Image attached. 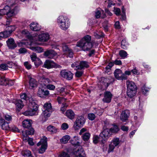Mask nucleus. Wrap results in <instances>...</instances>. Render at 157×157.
<instances>
[{
	"instance_id": "18",
	"label": "nucleus",
	"mask_w": 157,
	"mask_h": 157,
	"mask_svg": "<svg viewBox=\"0 0 157 157\" xmlns=\"http://www.w3.org/2000/svg\"><path fill=\"white\" fill-rule=\"evenodd\" d=\"M30 29L34 31H37L40 30L41 29V26L37 23L33 22L29 25Z\"/></svg>"
},
{
	"instance_id": "63",
	"label": "nucleus",
	"mask_w": 157,
	"mask_h": 157,
	"mask_svg": "<svg viewBox=\"0 0 157 157\" xmlns=\"http://www.w3.org/2000/svg\"><path fill=\"white\" fill-rule=\"evenodd\" d=\"M47 88L51 90H53L55 88V86L52 84H48L46 86Z\"/></svg>"
},
{
	"instance_id": "22",
	"label": "nucleus",
	"mask_w": 157,
	"mask_h": 157,
	"mask_svg": "<svg viewBox=\"0 0 157 157\" xmlns=\"http://www.w3.org/2000/svg\"><path fill=\"white\" fill-rule=\"evenodd\" d=\"M54 64V63L53 62L50 60H47L45 62L44 66L46 68L50 69L53 67Z\"/></svg>"
},
{
	"instance_id": "53",
	"label": "nucleus",
	"mask_w": 157,
	"mask_h": 157,
	"mask_svg": "<svg viewBox=\"0 0 157 157\" xmlns=\"http://www.w3.org/2000/svg\"><path fill=\"white\" fill-rule=\"evenodd\" d=\"M94 35L97 38H100L101 37L103 36L104 34L101 32H100L98 33H94Z\"/></svg>"
},
{
	"instance_id": "51",
	"label": "nucleus",
	"mask_w": 157,
	"mask_h": 157,
	"mask_svg": "<svg viewBox=\"0 0 157 157\" xmlns=\"http://www.w3.org/2000/svg\"><path fill=\"white\" fill-rule=\"evenodd\" d=\"M20 33L22 36H28L29 34V32L26 29H24L21 31Z\"/></svg>"
},
{
	"instance_id": "35",
	"label": "nucleus",
	"mask_w": 157,
	"mask_h": 157,
	"mask_svg": "<svg viewBox=\"0 0 157 157\" xmlns=\"http://www.w3.org/2000/svg\"><path fill=\"white\" fill-rule=\"evenodd\" d=\"M120 143L119 139L118 138H114L112 141L111 143L113 144L115 147L118 146Z\"/></svg>"
},
{
	"instance_id": "29",
	"label": "nucleus",
	"mask_w": 157,
	"mask_h": 157,
	"mask_svg": "<svg viewBox=\"0 0 157 157\" xmlns=\"http://www.w3.org/2000/svg\"><path fill=\"white\" fill-rule=\"evenodd\" d=\"M119 128L117 125H113V126L109 129L111 133H117L119 130Z\"/></svg>"
},
{
	"instance_id": "46",
	"label": "nucleus",
	"mask_w": 157,
	"mask_h": 157,
	"mask_svg": "<svg viewBox=\"0 0 157 157\" xmlns=\"http://www.w3.org/2000/svg\"><path fill=\"white\" fill-rule=\"evenodd\" d=\"M6 81L5 78L0 75V85H6Z\"/></svg>"
},
{
	"instance_id": "33",
	"label": "nucleus",
	"mask_w": 157,
	"mask_h": 157,
	"mask_svg": "<svg viewBox=\"0 0 157 157\" xmlns=\"http://www.w3.org/2000/svg\"><path fill=\"white\" fill-rule=\"evenodd\" d=\"M22 155L25 157H32L31 152L29 150H25L21 152Z\"/></svg>"
},
{
	"instance_id": "38",
	"label": "nucleus",
	"mask_w": 157,
	"mask_h": 157,
	"mask_svg": "<svg viewBox=\"0 0 157 157\" xmlns=\"http://www.w3.org/2000/svg\"><path fill=\"white\" fill-rule=\"evenodd\" d=\"M100 141L103 142V140L100 136L99 137L98 136H96L94 137L93 138V142L94 144H97L98 143V141Z\"/></svg>"
},
{
	"instance_id": "30",
	"label": "nucleus",
	"mask_w": 157,
	"mask_h": 157,
	"mask_svg": "<svg viewBox=\"0 0 157 157\" xmlns=\"http://www.w3.org/2000/svg\"><path fill=\"white\" fill-rule=\"evenodd\" d=\"M48 131L52 133H56L57 131V129L55 127L49 125L47 127Z\"/></svg>"
},
{
	"instance_id": "32",
	"label": "nucleus",
	"mask_w": 157,
	"mask_h": 157,
	"mask_svg": "<svg viewBox=\"0 0 157 157\" xmlns=\"http://www.w3.org/2000/svg\"><path fill=\"white\" fill-rule=\"evenodd\" d=\"M70 139V136L67 135L63 136V137L60 139V141L62 143L66 144L67 142Z\"/></svg>"
},
{
	"instance_id": "11",
	"label": "nucleus",
	"mask_w": 157,
	"mask_h": 157,
	"mask_svg": "<svg viewBox=\"0 0 157 157\" xmlns=\"http://www.w3.org/2000/svg\"><path fill=\"white\" fill-rule=\"evenodd\" d=\"M111 134L109 129L106 128L100 133V136L101 137L103 140L104 141L109 138Z\"/></svg>"
},
{
	"instance_id": "12",
	"label": "nucleus",
	"mask_w": 157,
	"mask_h": 157,
	"mask_svg": "<svg viewBox=\"0 0 157 157\" xmlns=\"http://www.w3.org/2000/svg\"><path fill=\"white\" fill-rule=\"evenodd\" d=\"M74 157H86V155L84 150L82 147H79L74 152Z\"/></svg>"
},
{
	"instance_id": "55",
	"label": "nucleus",
	"mask_w": 157,
	"mask_h": 157,
	"mask_svg": "<svg viewBox=\"0 0 157 157\" xmlns=\"http://www.w3.org/2000/svg\"><path fill=\"white\" fill-rule=\"evenodd\" d=\"M24 64L26 68L28 70L30 69L32 67V65L28 61L25 62Z\"/></svg>"
},
{
	"instance_id": "31",
	"label": "nucleus",
	"mask_w": 157,
	"mask_h": 157,
	"mask_svg": "<svg viewBox=\"0 0 157 157\" xmlns=\"http://www.w3.org/2000/svg\"><path fill=\"white\" fill-rule=\"evenodd\" d=\"M80 69H82L85 67L87 68L89 67L88 63L85 61H82L79 63Z\"/></svg>"
},
{
	"instance_id": "40",
	"label": "nucleus",
	"mask_w": 157,
	"mask_h": 157,
	"mask_svg": "<svg viewBox=\"0 0 157 157\" xmlns=\"http://www.w3.org/2000/svg\"><path fill=\"white\" fill-rule=\"evenodd\" d=\"M119 54L121 57L123 58L126 57L128 55L126 52L124 50H121L120 51Z\"/></svg>"
},
{
	"instance_id": "59",
	"label": "nucleus",
	"mask_w": 157,
	"mask_h": 157,
	"mask_svg": "<svg viewBox=\"0 0 157 157\" xmlns=\"http://www.w3.org/2000/svg\"><path fill=\"white\" fill-rule=\"evenodd\" d=\"M69 127L68 125L67 124L64 123L62 124L61 128L63 130H65L67 129Z\"/></svg>"
},
{
	"instance_id": "43",
	"label": "nucleus",
	"mask_w": 157,
	"mask_h": 157,
	"mask_svg": "<svg viewBox=\"0 0 157 157\" xmlns=\"http://www.w3.org/2000/svg\"><path fill=\"white\" fill-rule=\"evenodd\" d=\"M16 28V27L15 25H11L7 27L6 28V29L11 33L12 32L15 30Z\"/></svg>"
},
{
	"instance_id": "5",
	"label": "nucleus",
	"mask_w": 157,
	"mask_h": 157,
	"mask_svg": "<svg viewBox=\"0 0 157 157\" xmlns=\"http://www.w3.org/2000/svg\"><path fill=\"white\" fill-rule=\"evenodd\" d=\"M52 111V107L50 103L46 102L44 105L43 109V113L42 116L44 118V121L46 120L47 117H49Z\"/></svg>"
},
{
	"instance_id": "34",
	"label": "nucleus",
	"mask_w": 157,
	"mask_h": 157,
	"mask_svg": "<svg viewBox=\"0 0 157 157\" xmlns=\"http://www.w3.org/2000/svg\"><path fill=\"white\" fill-rule=\"evenodd\" d=\"M11 33L8 31L6 29V30L3 32L0 33V36L1 37H7L9 36Z\"/></svg>"
},
{
	"instance_id": "25",
	"label": "nucleus",
	"mask_w": 157,
	"mask_h": 157,
	"mask_svg": "<svg viewBox=\"0 0 157 157\" xmlns=\"http://www.w3.org/2000/svg\"><path fill=\"white\" fill-rule=\"evenodd\" d=\"M29 87L31 89H32L36 87V82L34 78H30L29 81Z\"/></svg>"
},
{
	"instance_id": "61",
	"label": "nucleus",
	"mask_w": 157,
	"mask_h": 157,
	"mask_svg": "<svg viewBox=\"0 0 157 157\" xmlns=\"http://www.w3.org/2000/svg\"><path fill=\"white\" fill-rule=\"evenodd\" d=\"M34 64L35 66H38L40 65L41 64H42V62L40 59L39 58H38L36 61L34 62Z\"/></svg>"
},
{
	"instance_id": "26",
	"label": "nucleus",
	"mask_w": 157,
	"mask_h": 157,
	"mask_svg": "<svg viewBox=\"0 0 157 157\" xmlns=\"http://www.w3.org/2000/svg\"><path fill=\"white\" fill-rule=\"evenodd\" d=\"M16 105L18 110L21 109L24 106L23 102L20 100H18L16 101Z\"/></svg>"
},
{
	"instance_id": "23",
	"label": "nucleus",
	"mask_w": 157,
	"mask_h": 157,
	"mask_svg": "<svg viewBox=\"0 0 157 157\" xmlns=\"http://www.w3.org/2000/svg\"><path fill=\"white\" fill-rule=\"evenodd\" d=\"M66 115L70 119H73L74 118L75 114L71 109L67 110L65 113Z\"/></svg>"
},
{
	"instance_id": "48",
	"label": "nucleus",
	"mask_w": 157,
	"mask_h": 157,
	"mask_svg": "<svg viewBox=\"0 0 157 157\" xmlns=\"http://www.w3.org/2000/svg\"><path fill=\"white\" fill-rule=\"evenodd\" d=\"M101 81H102L104 84H106L107 86H108L110 83V82L109 81V78H101Z\"/></svg>"
},
{
	"instance_id": "3",
	"label": "nucleus",
	"mask_w": 157,
	"mask_h": 157,
	"mask_svg": "<svg viewBox=\"0 0 157 157\" xmlns=\"http://www.w3.org/2000/svg\"><path fill=\"white\" fill-rule=\"evenodd\" d=\"M57 22L59 27L63 30H66L69 27V19L67 17L59 16L57 18Z\"/></svg>"
},
{
	"instance_id": "13",
	"label": "nucleus",
	"mask_w": 157,
	"mask_h": 157,
	"mask_svg": "<svg viewBox=\"0 0 157 157\" xmlns=\"http://www.w3.org/2000/svg\"><path fill=\"white\" fill-rule=\"evenodd\" d=\"M104 97L103 99V101L105 102L109 103L111 100L112 95L109 91H105L104 93Z\"/></svg>"
},
{
	"instance_id": "39",
	"label": "nucleus",
	"mask_w": 157,
	"mask_h": 157,
	"mask_svg": "<svg viewBox=\"0 0 157 157\" xmlns=\"http://www.w3.org/2000/svg\"><path fill=\"white\" fill-rule=\"evenodd\" d=\"M90 137V134L88 132H86L82 136L83 140L85 141H88Z\"/></svg>"
},
{
	"instance_id": "1",
	"label": "nucleus",
	"mask_w": 157,
	"mask_h": 157,
	"mask_svg": "<svg viewBox=\"0 0 157 157\" xmlns=\"http://www.w3.org/2000/svg\"><path fill=\"white\" fill-rule=\"evenodd\" d=\"M91 40V36L87 35L77 43L76 46L80 47L84 51H88L93 46L92 43L90 42Z\"/></svg>"
},
{
	"instance_id": "2",
	"label": "nucleus",
	"mask_w": 157,
	"mask_h": 157,
	"mask_svg": "<svg viewBox=\"0 0 157 157\" xmlns=\"http://www.w3.org/2000/svg\"><path fill=\"white\" fill-rule=\"evenodd\" d=\"M28 106V110L23 113V115L26 116H32L37 113L38 108L33 98L29 99Z\"/></svg>"
},
{
	"instance_id": "4",
	"label": "nucleus",
	"mask_w": 157,
	"mask_h": 157,
	"mask_svg": "<svg viewBox=\"0 0 157 157\" xmlns=\"http://www.w3.org/2000/svg\"><path fill=\"white\" fill-rule=\"evenodd\" d=\"M17 8L16 6H12L11 7L8 6H5L4 9L0 10V19L2 15L5 14L9 17L12 16L16 12Z\"/></svg>"
},
{
	"instance_id": "16",
	"label": "nucleus",
	"mask_w": 157,
	"mask_h": 157,
	"mask_svg": "<svg viewBox=\"0 0 157 157\" xmlns=\"http://www.w3.org/2000/svg\"><path fill=\"white\" fill-rule=\"evenodd\" d=\"M6 43L9 48L13 49L17 47V44L13 38L9 39L6 41Z\"/></svg>"
},
{
	"instance_id": "57",
	"label": "nucleus",
	"mask_w": 157,
	"mask_h": 157,
	"mask_svg": "<svg viewBox=\"0 0 157 157\" xmlns=\"http://www.w3.org/2000/svg\"><path fill=\"white\" fill-rule=\"evenodd\" d=\"M114 11L115 13L117 16H118L120 15L121 10L119 8L114 7Z\"/></svg>"
},
{
	"instance_id": "10",
	"label": "nucleus",
	"mask_w": 157,
	"mask_h": 157,
	"mask_svg": "<svg viewBox=\"0 0 157 157\" xmlns=\"http://www.w3.org/2000/svg\"><path fill=\"white\" fill-rule=\"evenodd\" d=\"M49 94V91L44 88H39V90L37 92V95L39 97L44 98L47 96H48Z\"/></svg>"
},
{
	"instance_id": "52",
	"label": "nucleus",
	"mask_w": 157,
	"mask_h": 157,
	"mask_svg": "<svg viewBox=\"0 0 157 157\" xmlns=\"http://www.w3.org/2000/svg\"><path fill=\"white\" fill-rule=\"evenodd\" d=\"M20 97L21 99H24L25 100L27 101L28 100H29V99L32 98H29L25 93L21 94L20 95Z\"/></svg>"
},
{
	"instance_id": "8",
	"label": "nucleus",
	"mask_w": 157,
	"mask_h": 157,
	"mask_svg": "<svg viewBox=\"0 0 157 157\" xmlns=\"http://www.w3.org/2000/svg\"><path fill=\"white\" fill-rule=\"evenodd\" d=\"M85 122V119L83 116H78L74 123L73 127L75 129H78L83 125Z\"/></svg>"
},
{
	"instance_id": "21",
	"label": "nucleus",
	"mask_w": 157,
	"mask_h": 157,
	"mask_svg": "<svg viewBox=\"0 0 157 157\" xmlns=\"http://www.w3.org/2000/svg\"><path fill=\"white\" fill-rule=\"evenodd\" d=\"M32 123V120L29 119H27L23 121L22 122V125L24 128H29L31 127Z\"/></svg>"
},
{
	"instance_id": "36",
	"label": "nucleus",
	"mask_w": 157,
	"mask_h": 157,
	"mask_svg": "<svg viewBox=\"0 0 157 157\" xmlns=\"http://www.w3.org/2000/svg\"><path fill=\"white\" fill-rule=\"evenodd\" d=\"M79 140V138L77 136H74L73 139L71 141V143L72 144L75 145H79V142L78 141Z\"/></svg>"
},
{
	"instance_id": "64",
	"label": "nucleus",
	"mask_w": 157,
	"mask_h": 157,
	"mask_svg": "<svg viewBox=\"0 0 157 157\" xmlns=\"http://www.w3.org/2000/svg\"><path fill=\"white\" fill-rule=\"evenodd\" d=\"M59 157H70L69 154L67 153L63 152L59 155Z\"/></svg>"
},
{
	"instance_id": "17",
	"label": "nucleus",
	"mask_w": 157,
	"mask_h": 157,
	"mask_svg": "<svg viewBox=\"0 0 157 157\" xmlns=\"http://www.w3.org/2000/svg\"><path fill=\"white\" fill-rule=\"evenodd\" d=\"M129 115V113L128 110L123 111L121 115V120L123 122L125 121L128 119Z\"/></svg>"
},
{
	"instance_id": "28",
	"label": "nucleus",
	"mask_w": 157,
	"mask_h": 157,
	"mask_svg": "<svg viewBox=\"0 0 157 157\" xmlns=\"http://www.w3.org/2000/svg\"><path fill=\"white\" fill-rule=\"evenodd\" d=\"M30 48L33 51L38 53H41L43 52V49L40 47H31Z\"/></svg>"
},
{
	"instance_id": "50",
	"label": "nucleus",
	"mask_w": 157,
	"mask_h": 157,
	"mask_svg": "<svg viewBox=\"0 0 157 157\" xmlns=\"http://www.w3.org/2000/svg\"><path fill=\"white\" fill-rule=\"evenodd\" d=\"M113 144L111 143L109 144V147L108 149V152L109 153L113 151L114 149L115 148V146H114Z\"/></svg>"
},
{
	"instance_id": "47",
	"label": "nucleus",
	"mask_w": 157,
	"mask_h": 157,
	"mask_svg": "<svg viewBox=\"0 0 157 157\" xmlns=\"http://www.w3.org/2000/svg\"><path fill=\"white\" fill-rule=\"evenodd\" d=\"M127 43L126 40L124 39H123L121 42V46L122 48L125 49L127 48Z\"/></svg>"
},
{
	"instance_id": "60",
	"label": "nucleus",
	"mask_w": 157,
	"mask_h": 157,
	"mask_svg": "<svg viewBox=\"0 0 157 157\" xmlns=\"http://www.w3.org/2000/svg\"><path fill=\"white\" fill-rule=\"evenodd\" d=\"M142 90L143 94H145L148 92V88L146 87L145 85H144L142 88Z\"/></svg>"
},
{
	"instance_id": "24",
	"label": "nucleus",
	"mask_w": 157,
	"mask_h": 157,
	"mask_svg": "<svg viewBox=\"0 0 157 157\" xmlns=\"http://www.w3.org/2000/svg\"><path fill=\"white\" fill-rule=\"evenodd\" d=\"M122 72L120 69H116L115 70L114 74L115 78L118 80H120Z\"/></svg>"
},
{
	"instance_id": "6",
	"label": "nucleus",
	"mask_w": 157,
	"mask_h": 157,
	"mask_svg": "<svg viewBox=\"0 0 157 157\" xmlns=\"http://www.w3.org/2000/svg\"><path fill=\"white\" fill-rule=\"evenodd\" d=\"M38 146H40L38 150V152L40 154L44 153L47 149L48 147L47 139L45 137H44L37 144Z\"/></svg>"
},
{
	"instance_id": "62",
	"label": "nucleus",
	"mask_w": 157,
	"mask_h": 157,
	"mask_svg": "<svg viewBox=\"0 0 157 157\" xmlns=\"http://www.w3.org/2000/svg\"><path fill=\"white\" fill-rule=\"evenodd\" d=\"M4 118L7 121H11L12 119L11 116L8 114L5 115L4 116Z\"/></svg>"
},
{
	"instance_id": "45",
	"label": "nucleus",
	"mask_w": 157,
	"mask_h": 157,
	"mask_svg": "<svg viewBox=\"0 0 157 157\" xmlns=\"http://www.w3.org/2000/svg\"><path fill=\"white\" fill-rule=\"evenodd\" d=\"M8 68V66L5 63H2L0 65V70L4 71L6 70Z\"/></svg>"
},
{
	"instance_id": "58",
	"label": "nucleus",
	"mask_w": 157,
	"mask_h": 157,
	"mask_svg": "<svg viewBox=\"0 0 157 157\" xmlns=\"http://www.w3.org/2000/svg\"><path fill=\"white\" fill-rule=\"evenodd\" d=\"M83 74L82 71H77L75 73V76L77 77H81Z\"/></svg>"
},
{
	"instance_id": "20",
	"label": "nucleus",
	"mask_w": 157,
	"mask_h": 157,
	"mask_svg": "<svg viewBox=\"0 0 157 157\" xmlns=\"http://www.w3.org/2000/svg\"><path fill=\"white\" fill-rule=\"evenodd\" d=\"M126 84L127 85V89H129V90L131 89L136 90L137 87L136 85L133 82L128 81L126 82Z\"/></svg>"
},
{
	"instance_id": "54",
	"label": "nucleus",
	"mask_w": 157,
	"mask_h": 157,
	"mask_svg": "<svg viewBox=\"0 0 157 157\" xmlns=\"http://www.w3.org/2000/svg\"><path fill=\"white\" fill-rule=\"evenodd\" d=\"M31 59L33 62H36L37 57H36V55L35 53H33L30 56Z\"/></svg>"
},
{
	"instance_id": "7",
	"label": "nucleus",
	"mask_w": 157,
	"mask_h": 157,
	"mask_svg": "<svg viewBox=\"0 0 157 157\" xmlns=\"http://www.w3.org/2000/svg\"><path fill=\"white\" fill-rule=\"evenodd\" d=\"M50 38V36L48 33H43L38 35L35 34L33 36L34 40L44 42L48 41Z\"/></svg>"
},
{
	"instance_id": "15",
	"label": "nucleus",
	"mask_w": 157,
	"mask_h": 157,
	"mask_svg": "<svg viewBox=\"0 0 157 157\" xmlns=\"http://www.w3.org/2000/svg\"><path fill=\"white\" fill-rule=\"evenodd\" d=\"M95 16L97 19L99 18L101 16V18H104L105 16L104 11L100 8L96 10Z\"/></svg>"
},
{
	"instance_id": "49",
	"label": "nucleus",
	"mask_w": 157,
	"mask_h": 157,
	"mask_svg": "<svg viewBox=\"0 0 157 157\" xmlns=\"http://www.w3.org/2000/svg\"><path fill=\"white\" fill-rule=\"evenodd\" d=\"M64 54L66 55L67 57H69L70 58H72L73 56V52L72 50L71 49L69 50V51H68L67 52Z\"/></svg>"
},
{
	"instance_id": "41",
	"label": "nucleus",
	"mask_w": 157,
	"mask_h": 157,
	"mask_svg": "<svg viewBox=\"0 0 157 157\" xmlns=\"http://www.w3.org/2000/svg\"><path fill=\"white\" fill-rule=\"evenodd\" d=\"M71 67L73 68H75L76 70L80 69L79 68V63L78 61H76L71 64Z\"/></svg>"
},
{
	"instance_id": "37",
	"label": "nucleus",
	"mask_w": 157,
	"mask_h": 157,
	"mask_svg": "<svg viewBox=\"0 0 157 157\" xmlns=\"http://www.w3.org/2000/svg\"><path fill=\"white\" fill-rule=\"evenodd\" d=\"M41 80L42 82L41 84H44L45 86H47L49 83L51 82L50 80L48 78H41Z\"/></svg>"
},
{
	"instance_id": "27",
	"label": "nucleus",
	"mask_w": 157,
	"mask_h": 157,
	"mask_svg": "<svg viewBox=\"0 0 157 157\" xmlns=\"http://www.w3.org/2000/svg\"><path fill=\"white\" fill-rule=\"evenodd\" d=\"M136 92V90L131 89L129 90V89H127V94L128 96L130 98H132L135 95Z\"/></svg>"
},
{
	"instance_id": "42",
	"label": "nucleus",
	"mask_w": 157,
	"mask_h": 157,
	"mask_svg": "<svg viewBox=\"0 0 157 157\" xmlns=\"http://www.w3.org/2000/svg\"><path fill=\"white\" fill-rule=\"evenodd\" d=\"M27 135H33L34 133V130L33 128H31L30 129H29L25 131H23Z\"/></svg>"
},
{
	"instance_id": "14",
	"label": "nucleus",
	"mask_w": 157,
	"mask_h": 157,
	"mask_svg": "<svg viewBox=\"0 0 157 157\" xmlns=\"http://www.w3.org/2000/svg\"><path fill=\"white\" fill-rule=\"evenodd\" d=\"M44 55L48 58H53L57 55V53L53 50H50L45 51Z\"/></svg>"
},
{
	"instance_id": "19",
	"label": "nucleus",
	"mask_w": 157,
	"mask_h": 157,
	"mask_svg": "<svg viewBox=\"0 0 157 157\" xmlns=\"http://www.w3.org/2000/svg\"><path fill=\"white\" fill-rule=\"evenodd\" d=\"M0 125L2 128L4 130H8L10 128L8 123L2 118L0 119Z\"/></svg>"
},
{
	"instance_id": "56",
	"label": "nucleus",
	"mask_w": 157,
	"mask_h": 157,
	"mask_svg": "<svg viewBox=\"0 0 157 157\" xmlns=\"http://www.w3.org/2000/svg\"><path fill=\"white\" fill-rule=\"evenodd\" d=\"M95 117V114L93 113H89L88 115V118L90 120H94Z\"/></svg>"
},
{
	"instance_id": "44",
	"label": "nucleus",
	"mask_w": 157,
	"mask_h": 157,
	"mask_svg": "<svg viewBox=\"0 0 157 157\" xmlns=\"http://www.w3.org/2000/svg\"><path fill=\"white\" fill-rule=\"evenodd\" d=\"M62 49L63 51L64 52V54L66 53L70 49L67 45L66 44H63L62 45Z\"/></svg>"
},
{
	"instance_id": "9",
	"label": "nucleus",
	"mask_w": 157,
	"mask_h": 157,
	"mask_svg": "<svg viewBox=\"0 0 157 157\" xmlns=\"http://www.w3.org/2000/svg\"><path fill=\"white\" fill-rule=\"evenodd\" d=\"M60 76L67 80H70L73 78V74L70 71H67L65 70H63L60 72Z\"/></svg>"
}]
</instances>
